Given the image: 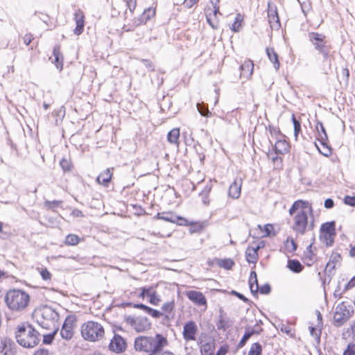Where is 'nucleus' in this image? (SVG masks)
I'll return each instance as SVG.
<instances>
[{"instance_id": "c03bdc74", "label": "nucleus", "mask_w": 355, "mask_h": 355, "mask_svg": "<svg viewBox=\"0 0 355 355\" xmlns=\"http://www.w3.org/2000/svg\"><path fill=\"white\" fill-rule=\"evenodd\" d=\"M174 306H175V302H174V300H172V301L164 303L162 306V309L163 311H164L168 314H171L173 312Z\"/></svg>"}, {"instance_id": "0eeeda50", "label": "nucleus", "mask_w": 355, "mask_h": 355, "mask_svg": "<svg viewBox=\"0 0 355 355\" xmlns=\"http://www.w3.org/2000/svg\"><path fill=\"white\" fill-rule=\"evenodd\" d=\"M168 344V340L165 336L162 334H157L155 337H153L150 355L159 354Z\"/></svg>"}, {"instance_id": "f3484780", "label": "nucleus", "mask_w": 355, "mask_h": 355, "mask_svg": "<svg viewBox=\"0 0 355 355\" xmlns=\"http://www.w3.org/2000/svg\"><path fill=\"white\" fill-rule=\"evenodd\" d=\"M225 313L224 311L220 308L219 310L218 315L219 320L216 322V327L218 330H223V331H225L232 324V322L230 321V318L225 317Z\"/></svg>"}, {"instance_id": "6ab92c4d", "label": "nucleus", "mask_w": 355, "mask_h": 355, "mask_svg": "<svg viewBox=\"0 0 355 355\" xmlns=\"http://www.w3.org/2000/svg\"><path fill=\"white\" fill-rule=\"evenodd\" d=\"M151 323L149 322L146 317H138L137 318V322L135 324V330L137 332H143L148 329H150Z\"/></svg>"}, {"instance_id": "9d476101", "label": "nucleus", "mask_w": 355, "mask_h": 355, "mask_svg": "<svg viewBox=\"0 0 355 355\" xmlns=\"http://www.w3.org/2000/svg\"><path fill=\"white\" fill-rule=\"evenodd\" d=\"M153 337L140 336L135 340V348L137 351H143L150 355Z\"/></svg>"}, {"instance_id": "4be33fe9", "label": "nucleus", "mask_w": 355, "mask_h": 355, "mask_svg": "<svg viewBox=\"0 0 355 355\" xmlns=\"http://www.w3.org/2000/svg\"><path fill=\"white\" fill-rule=\"evenodd\" d=\"M53 55L55 58L53 63L55 64L57 69L62 71L63 68V55L60 52V46H55L53 47Z\"/></svg>"}, {"instance_id": "412c9836", "label": "nucleus", "mask_w": 355, "mask_h": 355, "mask_svg": "<svg viewBox=\"0 0 355 355\" xmlns=\"http://www.w3.org/2000/svg\"><path fill=\"white\" fill-rule=\"evenodd\" d=\"M254 69V64L251 60L245 61L241 66V75L245 78H249L252 76Z\"/></svg>"}, {"instance_id": "680f3d73", "label": "nucleus", "mask_w": 355, "mask_h": 355, "mask_svg": "<svg viewBox=\"0 0 355 355\" xmlns=\"http://www.w3.org/2000/svg\"><path fill=\"white\" fill-rule=\"evenodd\" d=\"M153 293L152 291V288L151 287H148V288H146V287H143L141 288V293L139 294V297H144L145 296H150V295Z\"/></svg>"}, {"instance_id": "1a4fd4ad", "label": "nucleus", "mask_w": 355, "mask_h": 355, "mask_svg": "<svg viewBox=\"0 0 355 355\" xmlns=\"http://www.w3.org/2000/svg\"><path fill=\"white\" fill-rule=\"evenodd\" d=\"M268 18L270 27L279 29L281 26L277 6L270 1L268 2Z\"/></svg>"}, {"instance_id": "9b49d317", "label": "nucleus", "mask_w": 355, "mask_h": 355, "mask_svg": "<svg viewBox=\"0 0 355 355\" xmlns=\"http://www.w3.org/2000/svg\"><path fill=\"white\" fill-rule=\"evenodd\" d=\"M198 331V327L195 322L190 320L186 322L183 327L182 336L185 340H195Z\"/></svg>"}, {"instance_id": "4d7b16f0", "label": "nucleus", "mask_w": 355, "mask_h": 355, "mask_svg": "<svg viewBox=\"0 0 355 355\" xmlns=\"http://www.w3.org/2000/svg\"><path fill=\"white\" fill-rule=\"evenodd\" d=\"M141 61L148 71H153L155 70V65L150 60L142 59Z\"/></svg>"}, {"instance_id": "052dcab7", "label": "nucleus", "mask_w": 355, "mask_h": 355, "mask_svg": "<svg viewBox=\"0 0 355 355\" xmlns=\"http://www.w3.org/2000/svg\"><path fill=\"white\" fill-rule=\"evenodd\" d=\"M149 297H150L149 302L151 304L157 305L159 302L160 301L159 297H157V296L156 295L155 291H153V293L150 295Z\"/></svg>"}, {"instance_id": "f03ea898", "label": "nucleus", "mask_w": 355, "mask_h": 355, "mask_svg": "<svg viewBox=\"0 0 355 355\" xmlns=\"http://www.w3.org/2000/svg\"><path fill=\"white\" fill-rule=\"evenodd\" d=\"M40 333L31 324H22L15 332L17 342L26 348H33L40 341Z\"/></svg>"}, {"instance_id": "473e14b6", "label": "nucleus", "mask_w": 355, "mask_h": 355, "mask_svg": "<svg viewBox=\"0 0 355 355\" xmlns=\"http://www.w3.org/2000/svg\"><path fill=\"white\" fill-rule=\"evenodd\" d=\"M341 260V256L338 253H332V254L330 257L329 261L327 263L326 269H327L329 267L331 269H334L336 267V264L337 263H339Z\"/></svg>"}, {"instance_id": "39448f33", "label": "nucleus", "mask_w": 355, "mask_h": 355, "mask_svg": "<svg viewBox=\"0 0 355 355\" xmlns=\"http://www.w3.org/2000/svg\"><path fill=\"white\" fill-rule=\"evenodd\" d=\"M104 329L103 326L96 322L89 321L83 324L81 327L82 336L87 340L96 341L104 336Z\"/></svg>"}, {"instance_id": "c85d7f7f", "label": "nucleus", "mask_w": 355, "mask_h": 355, "mask_svg": "<svg viewBox=\"0 0 355 355\" xmlns=\"http://www.w3.org/2000/svg\"><path fill=\"white\" fill-rule=\"evenodd\" d=\"M287 267L291 271L295 273L300 272L304 268V266L302 265V263L296 259L288 260Z\"/></svg>"}, {"instance_id": "0e129e2a", "label": "nucleus", "mask_w": 355, "mask_h": 355, "mask_svg": "<svg viewBox=\"0 0 355 355\" xmlns=\"http://www.w3.org/2000/svg\"><path fill=\"white\" fill-rule=\"evenodd\" d=\"M232 294L236 296L239 299L241 300L244 302L248 303L250 302V300L246 297H245L242 293H240L236 291H232Z\"/></svg>"}, {"instance_id": "7ed1b4c3", "label": "nucleus", "mask_w": 355, "mask_h": 355, "mask_svg": "<svg viewBox=\"0 0 355 355\" xmlns=\"http://www.w3.org/2000/svg\"><path fill=\"white\" fill-rule=\"evenodd\" d=\"M309 41L313 46L314 49L322 57V61L327 62L330 57L331 45L327 40V37L318 32L308 33Z\"/></svg>"}, {"instance_id": "2eb2a0df", "label": "nucleus", "mask_w": 355, "mask_h": 355, "mask_svg": "<svg viewBox=\"0 0 355 355\" xmlns=\"http://www.w3.org/2000/svg\"><path fill=\"white\" fill-rule=\"evenodd\" d=\"M1 344L3 347L4 355H15L17 353L16 345L14 341L8 338H1Z\"/></svg>"}, {"instance_id": "bb28decb", "label": "nucleus", "mask_w": 355, "mask_h": 355, "mask_svg": "<svg viewBox=\"0 0 355 355\" xmlns=\"http://www.w3.org/2000/svg\"><path fill=\"white\" fill-rule=\"evenodd\" d=\"M248 262L255 263L258 259L257 248H248L245 252Z\"/></svg>"}, {"instance_id": "7c9ffc66", "label": "nucleus", "mask_w": 355, "mask_h": 355, "mask_svg": "<svg viewBox=\"0 0 355 355\" xmlns=\"http://www.w3.org/2000/svg\"><path fill=\"white\" fill-rule=\"evenodd\" d=\"M315 128L318 132V140H321L322 142L328 141V136L322 123L318 121Z\"/></svg>"}, {"instance_id": "8fccbe9b", "label": "nucleus", "mask_w": 355, "mask_h": 355, "mask_svg": "<svg viewBox=\"0 0 355 355\" xmlns=\"http://www.w3.org/2000/svg\"><path fill=\"white\" fill-rule=\"evenodd\" d=\"M251 337L250 336V335L246 331H245V334L243 336V337L241 338V340L239 341V344L237 345V347L238 348H242L243 347H244L245 345L246 344V343L248 342V340Z\"/></svg>"}, {"instance_id": "20e7f679", "label": "nucleus", "mask_w": 355, "mask_h": 355, "mask_svg": "<svg viewBox=\"0 0 355 355\" xmlns=\"http://www.w3.org/2000/svg\"><path fill=\"white\" fill-rule=\"evenodd\" d=\"M29 300L28 294L17 289L9 291L5 297V302L7 306L12 310L24 309L28 305Z\"/></svg>"}, {"instance_id": "f257e3e1", "label": "nucleus", "mask_w": 355, "mask_h": 355, "mask_svg": "<svg viewBox=\"0 0 355 355\" xmlns=\"http://www.w3.org/2000/svg\"><path fill=\"white\" fill-rule=\"evenodd\" d=\"M313 208L311 205L302 200L293 202L288 210L289 214L293 216V230L300 235L305 234L315 227Z\"/></svg>"}, {"instance_id": "dca6fc26", "label": "nucleus", "mask_w": 355, "mask_h": 355, "mask_svg": "<svg viewBox=\"0 0 355 355\" xmlns=\"http://www.w3.org/2000/svg\"><path fill=\"white\" fill-rule=\"evenodd\" d=\"M113 168H108L101 172L96 178V182L104 187H107L111 182Z\"/></svg>"}, {"instance_id": "b1692460", "label": "nucleus", "mask_w": 355, "mask_h": 355, "mask_svg": "<svg viewBox=\"0 0 355 355\" xmlns=\"http://www.w3.org/2000/svg\"><path fill=\"white\" fill-rule=\"evenodd\" d=\"M249 286L252 294L255 296L257 295L259 284L257 276L255 271H251L249 279Z\"/></svg>"}, {"instance_id": "a18cd8bd", "label": "nucleus", "mask_w": 355, "mask_h": 355, "mask_svg": "<svg viewBox=\"0 0 355 355\" xmlns=\"http://www.w3.org/2000/svg\"><path fill=\"white\" fill-rule=\"evenodd\" d=\"M58 331V329H55L51 334L44 335L43 337V343L46 345H50L53 343L55 336Z\"/></svg>"}, {"instance_id": "5701e85b", "label": "nucleus", "mask_w": 355, "mask_h": 355, "mask_svg": "<svg viewBox=\"0 0 355 355\" xmlns=\"http://www.w3.org/2000/svg\"><path fill=\"white\" fill-rule=\"evenodd\" d=\"M42 318L44 320L51 321L52 322L58 320L59 314L50 307H46L42 310Z\"/></svg>"}, {"instance_id": "e2e57ef3", "label": "nucleus", "mask_w": 355, "mask_h": 355, "mask_svg": "<svg viewBox=\"0 0 355 355\" xmlns=\"http://www.w3.org/2000/svg\"><path fill=\"white\" fill-rule=\"evenodd\" d=\"M129 305L132 306L134 308L141 309L144 311H145L146 313L148 312V309H149V306H148L144 304H141V303H140V304L130 303Z\"/></svg>"}, {"instance_id": "49530a36", "label": "nucleus", "mask_w": 355, "mask_h": 355, "mask_svg": "<svg viewBox=\"0 0 355 355\" xmlns=\"http://www.w3.org/2000/svg\"><path fill=\"white\" fill-rule=\"evenodd\" d=\"M263 331V329L259 327L258 323L254 325V327L250 329L249 328H246L245 331L252 337L254 334H260V333Z\"/></svg>"}, {"instance_id": "cd10ccee", "label": "nucleus", "mask_w": 355, "mask_h": 355, "mask_svg": "<svg viewBox=\"0 0 355 355\" xmlns=\"http://www.w3.org/2000/svg\"><path fill=\"white\" fill-rule=\"evenodd\" d=\"M155 8H148L144 10L142 15L139 17L140 23L146 24L148 20L155 15Z\"/></svg>"}, {"instance_id": "58836bf2", "label": "nucleus", "mask_w": 355, "mask_h": 355, "mask_svg": "<svg viewBox=\"0 0 355 355\" xmlns=\"http://www.w3.org/2000/svg\"><path fill=\"white\" fill-rule=\"evenodd\" d=\"M292 122L294 127L295 139V140H297L298 135L301 132V123L300 121L296 119L294 114L292 115Z\"/></svg>"}, {"instance_id": "bf43d9fd", "label": "nucleus", "mask_w": 355, "mask_h": 355, "mask_svg": "<svg viewBox=\"0 0 355 355\" xmlns=\"http://www.w3.org/2000/svg\"><path fill=\"white\" fill-rule=\"evenodd\" d=\"M343 355H355V345H348L347 349L345 350Z\"/></svg>"}, {"instance_id": "09e8293b", "label": "nucleus", "mask_w": 355, "mask_h": 355, "mask_svg": "<svg viewBox=\"0 0 355 355\" xmlns=\"http://www.w3.org/2000/svg\"><path fill=\"white\" fill-rule=\"evenodd\" d=\"M258 291L262 295H268L271 292V287L269 284L266 283L261 286H259Z\"/></svg>"}, {"instance_id": "f704fd0d", "label": "nucleus", "mask_w": 355, "mask_h": 355, "mask_svg": "<svg viewBox=\"0 0 355 355\" xmlns=\"http://www.w3.org/2000/svg\"><path fill=\"white\" fill-rule=\"evenodd\" d=\"M322 146V149H320L315 144L319 152L325 157H329L331 154V148L327 144V141L322 142L321 140H318Z\"/></svg>"}, {"instance_id": "79ce46f5", "label": "nucleus", "mask_w": 355, "mask_h": 355, "mask_svg": "<svg viewBox=\"0 0 355 355\" xmlns=\"http://www.w3.org/2000/svg\"><path fill=\"white\" fill-rule=\"evenodd\" d=\"M210 191L211 187L206 186L202 191L200 193V196L202 197V200L205 205H208L209 204V194Z\"/></svg>"}, {"instance_id": "aec40b11", "label": "nucleus", "mask_w": 355, "mask_h": 355, "mask_svg": "<svg viewBox=\"0 0 355 355\" xmlns=\"http://www.w3.org/2000/svg\"><path fill=\"white\" fill-rule=\"evenodd\" d=\"M241 180H234L229 187V196L234 198L237 199L241 194Z\"/></svg>"}, {"instance_id": "423d86ee", "label": "nucleus", "mask_w": 355, "mask_h": 355, "mask_svg": "<svg viewBox=\"0 0 355 355\" xmlns=\"http://www.w3.org/2000/svg\"><path fill=\"white\" fill-rule=\"evenodd\" d=\"M353 313V306L349 304L343 302L338 304L334 315L335 325L337 327L343 325Z\"/></svg>"}, {"instance_id": "37998d69", "label": "nucleus", "mask_w": 355, "mask_h": 355, "mask_svg": "<svg viewBox=\"0 0 355 355\" xmlns=\"http://www.w3.org/2000/svg\"><path fill=\"white\" fill-rule=\"evenodd\" d=\"M285 246L290 252H294L297 250V245L294 241L293 239L288 236L286 241Z\"/></svg>"}, {"instance_id": "3c124183", "label": "nucleus", "mask_w": 355, "mask_h": 355, "mask_svg": "<svg viewBox=\"0 0 355 355\" xmlns=\"http://www.w3.org/2000/svg\"><path fill=\"white\" fill-rule=\"evenodd\" d=\"M130 12L133 13L137 6V0H124Z\"/></svg>"}, {"instance_id": "774afa93", "label": "nucleus", "mask_w": 355, "mask_h": 355, "mask_svg": "<svg viewBox=\"0 0 355 355\" xmlns=\"http://www.w3.org/2000/svg\"><path fill=\"white\" fill-rule=\"evenodd\" d=\"M228 346H221L217 351L216 355H225L228 352Z\"/></svg>"}, {"instance_id": "4468645a", "label": "nucleus", "mask_w": 355, "mask_h": 355, "mask_svg": "<svg viewBox=\"0 0 355 355\" xmlns=\"http://www.w3.org/2000/svg\"><path fill=\"white\" fill-rule=\"evenodd\" d=\"M187 297L198 306L206 305L207 300L202 293L197 291H189L187 292Z\"/></svg>"}, {"instance_id": "de8ad7c7", "label": "nucleus", "mask_w": 355, "mask_h": 355, "mask_svg": "<svg viewBox=\"0 0 355 355\" xmlns=\"http://www.w3.org/2000/svg\"><path fill=\"white\" fill-rule=\"evenodd\" d=\"M62 203V200H46L44 202L45 206L49 209H53L59 207Z\"/></svg>"}, {"instance_id": "a878e982", "label": "nucleus", "mask_w": 355, "mask_h": 355, "mask_svg": "<svg viewBox=\"0 0 355 355\" xmlns=\"http://www.w3.org/2000/svg\"><path fill=\"white\" fill-rule=\"evenodd\" d=\"M266 51L269 60L273 64L274 68L278 70L279 68V62L277 53L275 51L273 48H266Z\"/></svg>"}, {"instance_id": "13d9d810", "label": "nucleus", "mask_w": 355, "mask_h": 355, "mask_svg": "<svg viewBox=\"0 0 355 355\" xmlns=\"http://www.w3.org/2000/svg\"><path fill=\"white\" fill-rule=\"evenodd\" d=\"M40 275L44 280H50L51 279V274L47 268H42L40 271Z\"/></svg>"}, {"instance_id": "864d4df0", "label": "nucleus", "mask_w": 355, "mask_h": 355, "mask_svg": "<svg viewBox=\"0 0 355 355\" xmlns=\"http://www.w3.org/2000/svg\"><path fill=\"white\" fill-rule=\"evenodd\" d=\"M147 313L149 314L150 315H151L154 318H159L163 314L159 311L152 309L150 307H149V309H148Z\"/></svg>"}, {"instance_id": "a211bd4d", "label": "nucleus", "mask_w": 355, "mask_h": 355, "mask_svg": "<svg viewBox=\"0 0 355 355\" xmlns=\"http://www.w3.org/2000/svg\"><path fill=\"white\" fill-rule=\"evenodd\" d=\"M84 18V15L80 10L76 12L74 14V19L76 21V26L73 30V32L77 35H80L83 32L85 26Z\"/></svg>"}, {"instance_id": "e433bc0d", "label": "nucleus", "mask_w": 355, "mask_h": 355, "mask_svg": "<svg viewBox=\"0 0 355 355\" xmlns=\"http://www.w3.org/2000/svg\"><path fill=\"white\" fill-rule=\"evenodd\" d=\"M79 241L80 238L77 235L70 234L66 236L64 243L68 245H77Z\"/></svg>"}, {"instance_id": "6e6552de", "label": "nucleus", "mask_w": 355, "mask_h": 355, "mask_svg": "<svg viewBox=\"0 0 355 355\" xmlns=\"http://www.w3.org/2000/svg\"><path fill=\"white\" fill-rule=\"evenodd\" d=\"M155 218L176 223L179 225H187V220L186 218L181 216H178L171 211L157 213V214L155 216Z\"/></svg>"}, {"instance_id": "c756f323", "label": "nucleus", "mask_w": 355, "mask_h": 355, "mask_svg": "<svg viewBox=\"0 0 355 355\" xmlns=\"http://www.w3.org/2000/svg\"><path fill=\"white\" fill-rule=\"evenodd\" d=\"M336 234V223L334 221L327 222L322 224L320 234Z\"/></svg>"}, {"instance_id": "c9c22d12", "label": "nucleus", "mask_w": 355, "mask_h": 355, "mask_svg": "<svg viewBox=\"0 0 355 355\" xmlns=\"http://www.w3.org/2000/svg\"><path fill=\"white\" fill-rule=\"evenodd\" d=\"M262 346L259 343H253L248 352V355H261L262 354Z\"/></svg>"}, {"instance_id": "603ef678", "label": "nucleus", "mask_w": 355, "mask_h": 355, "mask_svg": "<svg viewBox=\"0 0 355 355\" xmlns=\"http://www.w3.org/2000/svg\"><path fill=\"white\" fill-rule=\"evenodd\" d=\"M309 331H310L311 336L317 338L318 340H320V335H321V327H320L318 332L317 331V329L315 327H309Z\"/></svg>"}, {"instance_id": "a19ab883", "label": "nucleus", "mask_w": 355, "mask_h": 355, "mask_svg": "<svg viewBox=\"0 0 355 355\" xmlns=\"http://www.w3.org/2000/svg\"><path fill=\"white\" fill-rule=\"evenodd\" d=\"M336 234H320V239L325 241L327 246H331L334 242V236Z\"/></svg>"}, {"instance_id": "69168bd1", "label": "nucleus", "mask_w": 355, "mask_h": 355, "mask_svg": "<svg viewBox=\"0 0 355 355\" xmlns=\"http://www.w3.org/2000/svg\"><path fill=\"white\" fill-rule=\"evenodd\" d=\"M355 286V276L353 277L345 285L344 291H348Z\"/></svg>"}, {"instance_id": "5fc2aeb1", "label": "nucleus", "mask_w": 355, "mask_h": 355, "mask_svg": "<svg viewBox=\"0 0 355 355\" xmlns=\"http://www.w3.org/2000/svg\"><path fill=\"white\" fill-rule=\"evenodd\" d=\"M344 203L351 207H355V196H346L344 198Z\"/></svg>"}, {"instance_id": "ddd939ff", "label": "nucleus", "mask_w": 355, "mask_h": 355, "mask_svg": "<svg viewBox=\"0 0 355 355\" xmlns=\"http://www.w3.org/2000/svg\"><path fill=\"white\" fill-rule=\"evenodd\" d=\"M75 322V319L72 316H68L65 319L62 329L60 331V335L62 338L66 340H70L73 336V323Z\"/></svg>"}, {"instance_id": "72a5a7b5", "label": "nucleus", "mask_w": 355, "mask_h": 355, "mask_svg": "<svg viewBox=\"0 0 355 355\" xmlns=\"http://www.w3.org/2000/svg\"><path fill=\"white\" fill-rule=\"evenodd\" d=\"M217 264L223 268L230 270L234 265V262L231 259H217Z\"/></svg>"}, {"instance_id": "2f4dec72", "label": "nucleus", "mask_w": 355, "mask_h": 355, "mask_svg": "<svg viewBox=\"0 0 355 355\" xmlns=\"http://www.w3.org/2000/svg\"><path fill=\"white\" fill-rule=\"evenodd\" d=\"M180 137L179 128H173L168 132L167 135V139L171 144H178Z\"/></svg>"}, {"instance_id": "6e6d98bb", "label": "nucleus", "mask_w": 355, "mask_h": 355, "mask_svg": "<svg viewBox=\"0 0 355 355\" xmlns=\"http://www.w3.org/2000/svg\"><path fill=\"white\" fill-rule=\"evenodd\" d=\"M202 226L200 224L192 223L191 224L189 231L191 234L201 232Z\"/></svg>"}, {"instance_id": "338daca9", "label": "nucleus", "mask_w": 355, "mask_h": 355, "mask_svg": "<svg viewBox=\"0 0 355 355\" xmlns=\"http://www.w3.org/2000/svg\"><path fill=\"white\" fill-rule=\"evenodd\" d=\"M273 226L271 224H267L264 226L265 236H270L272 231L273 230Z\"/></svg>"}, {"instance_id": "ea45409f", "label": "nucleus", "mask_w": 355, "mask_h": 355, "mask_svg": "<svg viewBox=\"0 0 355 355\" xmlns=\"http://www.w3.org/2000/svg\"><path fill=\"white\" fill-rule=\"evenodd\" d=\"M60 166L64 173L70 172L72 168V164L69 159L62 158L60 162Z\"/></svg>"}, {"instance_id": "4c0bfd02", "label": "nucleus", "mask_w": 355, "mask_h": 355, "mask_svg": "<svg viewBox=\"0 0 355 355\" xmlns=\"http://www.w3.org/2000/svg\"><path fill=\"white\" fill-rule=\"evenodd\" d=\"M197 109L199 113L205 117H209L211 116V112L209 110L208 107L203 103H198Z\"/></svg>"}, {"instance_id": "f8f14e48", "label": "nucleus", "mask_w": 355, "mask_h": 355, "mask_svg": "<svg viewBox=\"0 0 355 355\" xmlns=\"http://www.w3.org/2000/svg\"><path fill=\"white\" fill-rule=\"evenodd\" d=\"M125 340L119 334H114L109 344V349L116 353H121L126 349Z\"/></svg>"}, {"instance_id": "393cba45", "label": "nucleus", "mask_w": 355, "mask_h": 355, "mask_svg": "<svg viewBox=\"0 0 355 355\" xmlns=\"http://www.w3.org/2000/svg\"><path fill=\"white\" fill-rule=\"evenodd\" d=\"M274 149L277 154L283 155L288 152L289 144L286 141L279 139L275 143Z\"/></svg>"}]
</instances>
